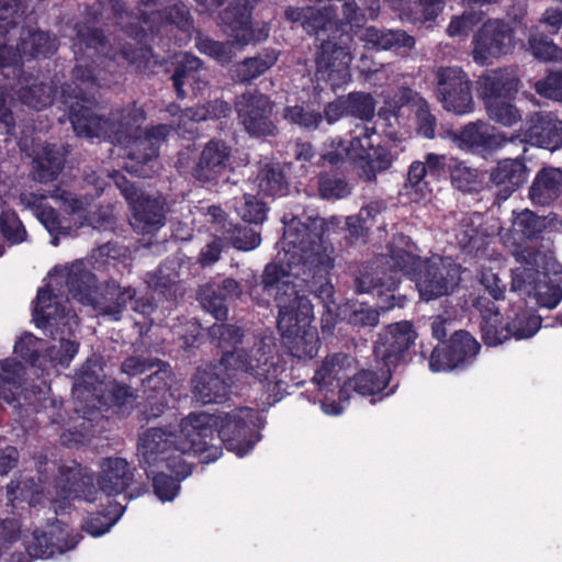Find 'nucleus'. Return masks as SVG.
<instances>
[{
  "instance_id": "1",
  "label": "nucleus",
  "mask_w": 562,
  "mask_h": 562,
  "mask_svg": "<svg viewBox=\"0 0 562 562\" xmlns=\"http://www.w3.org/2000/svg\"><path fill=\"white\" fill-rule=\"evenodd\" d=\"M341 223L340 217L328 221L308 217V222L304 223L295 216L290 220L284 216L280 243L282 251L278 252L274 262L266 266L261 282L249 292L258 305H267L276 292L278 329L290 355L300 360L313 359L321 347L317 328L311 325L313 305L305 292L313 293L323 304V330H330L341 317L334 285L328 278L334 267V248L323 237L330 226Z\"/></svg>"
},
{
  "instance_id": "2",
  "label": "nucleus",
  "mask_w": 562,
  "mask_h": 562,
  "mask_svg": "<svg viewBox=\"0 0 562 562\" xmlns=\"http://www.w3.org/2000/svg\"><path fill=\"white\" fill-rule=\"evenodd\" d=\"M160 0H139L138 13L128 12L122 0H109V7L113 15L114 24L123 34L128 36L134 44L122 45L110 43L99 30L90 26L77 30L78 50H75L77 65L72 69V104L75 109L81 105L94 108L98 92L97 75L89 61L97 64L102 58L117 63L126 61L135 64L138 59L148 55L147 36L160 32L164 25H173L179 31L191 35L194 31V20L187 4L181 1L156 10Z\"/></svg>"
},
{
  "instance_id": "3",
  "label": "nucleus",
  "mask_w": 562,
  "mask_h": 562,
  "mask_svg": "<svg viewBox=\"0 0 562 562\" xmlns=\"http://www.w3.org/2000/svg\"><path fill=\"white\" fill-rule=\"evenodd\" d=\"M231 111V105L220 99L184 111L176 104H170L168 112L173 116L179 113L177 128L168 124H159L142 131L140 126L146 116L144 110L136 104L113 112L110 119L97 114L91 106L81 105L80 109H75L72 104V131L79 137L98 138L124 146L128 149L127 157L135 162L127 167V170L146 178L149 177L146 170L147 164L158 157L160 144L171 132L191 133V128H187V123L226 117Z\"/></svg>"
},
{
  "instance_id": "4",
  "label": "nucleus",
  "mask_w": 562,
  "mask_h": 562,
  "mask_svg": "<svg viewBox=\"0 0 562 562\" xmlns=\"http://www.w3.org/2000/svg\"><path fill=\"white\" fill-rule=\"evenodd\" d=\"M284 372L285 362L276 339L265 336L250 350L225 352L217 364L199 369L192 379V391L202 404L221 403L228 398L233 385L249 375L262 385V404L272 406L284 396Z\"/></svg>"
},
{
  "instance_id": "5",
  "label": "nucleus",
  "mask_w": 562,
  "mask_h": 562,
  "mask_svg": "<svg viewBox=\"0 0 562 562\" xmlns=\"http://www.w3.org/2000/svg\"><path fill=\"white\" fill-rule=\"evenodd\" d=\"M210 425V417L194 415L183 418L177 428H149L139 436V463L153 480L154 492L161 502L173 501L180 481L192 472L183 457L194 454L202 459Z\"/></svg>"
},
{
  "instance_id": "6",
  "label": "nucleus",
  "mask_w": 562,
  "mask_h": 562,
  "mask_svg": "<svg viewBox=\"0 0 562 562\" xmlns=\"http://www.w3.org/2000/svg\"><path fill=\"white\" fill-rule=\"evenodd\" d=\"M74 397L77 401L72 407V428L81 430H72V443L83 442L101 419L113 414L128 413L136 400L130 386L91 375H87L80 384L72 387Z\"/></svg>"
},
{
  "instance_id": "7",
  "label": "nucleus",
  "mask_w": 562,
  "mask_h": 562,
  "mask_svg": "<svg viewBox=\"0 0 562 562\" xmlns=\"http://www.w3.org/2000/svg\"><path fill=\"white\" fill-rule=\"evenodd\" d=\"M423 261L413 240L406 235H397L389 254L378 256L356 279V289L359 293L386 295L385 304L379 307L383 312L403 306L404 297L392 293L400 283L397 273L402 272L412 280Z\"/></svg>"
},
{
  "instance_id": "8",
  "label": "nucleus",
  "mask_w": 562,
  "mask_h": 562,
  "mask_svg": "<svg viewBox=\"0 0 562 562\" xmlns=\"http://www.w3.org/2000/svg\"><path fill=\"white\" fill-rule=\"evenodd\" d=\"M255 3L256 0L232 2L218 14V26L228 41L220 42L199 35L195 40L198 50L225 65L235 57V47L243 48L266 41L270 32L269 25H254L251 21Z\"/></svg>"
},
{
  "instance_id": "9",
  "label": "nucleus",
  "mask_w": 562,
  "mask_h": 562,
  "mask_svg": "<svg viewBox=\"0 0 562 562\" xmlns=\"http://www.w3.org/2000/svg\"><path fill=\"white\" fill-rule=\"evenodd\" d=\"M342 19H339V42L331 40L323 41L316 57V77L318 80L328 82L333 91L346 86L351 81L350 63L352 60L350 44L352 33L361 27L367 15L355 2L346 0L341 4Z\"/></svg>"
},
{
  "instance_id": "10",
  "label": "nucleus",
  "mask_w": 562,
  "mask_h": 562,
  "mask_svg": "<svg viewBox=\"0 0 562 562\" xmlns=\"http://www.w3.org/2000/svg\"><path fill=\"white\" fill-rule=\"evenodd\" d=\"M194 415H204L211 418L210 435L205 439L206 449L202 452L203 463L214 462L222 456V448L212 443L214 427L218 428V438L226 449L243 458L260 440L258 429L265 425V420L258 412L249 407H238L221 415L204 412L191 413L187 418Z\"/></svg>"
},
{
  "instance_id": "11",
  "label": "nucleus",
  "mask_w": 562,
  "mask_h": 562,
  "mask_svg": "<svg viewBox=\"0 0 562 562\" xmlns=\"http://www.w3.org/2000/svg\"><path fill=\"white\" fill-rule=\"evenodd\" d=\"M515 259L519 266L512 271V291L539 307L555 308L562 301V277L557 273L551 277L541 269L544 257L540 251L519 250Z\"/></svg>"
},
{
  "instance_id": "12",
  "label": "nucleus",
  "mask_w": 562,
  "mask_h": 562,
  "mask_svg": "<svg viewBox=\"0 0 562 562\" xmlns=\"http://www.w3.org/2000/svg\"><path fill=\"white\" fill-rule=\"evenodd\" d=\"M134 482V468L123 458H105L100 463L98 487L91 471L72 464V498L95 502L98 495H120Z\"/></svg>"
},
{
  "instance_id": "13",
  "label": "nucleus",
  "mask_w": 562,
  "mask_h": 562,
  "mask_svg": "<svg viewBox=\"0 0 562 562\" xmlns=\"http://www.w3.org/2000/svg\"><path fill=\"white\" fill-rule=\"evenodd\" d=\"M81 265V261L72 262V273L75 270L79 271ZM134 295L135 290L130 286L122 288L115 281L98 286L95 276L91 272L76 277L72 274V299L91 305L100 315L109 316L113 321L121 318L127 301H132Z\"/></svg>"
},
{
  "instance_id": "14",
  "label": "nucleus",
  "mask_w": 562,
  "mask_h": 562,
  "mask_svg": "<svg viewBox=\"0 0 562 562\" xmlns=\"http://www.w3.org/2000/svg\"><path fill=\"white\" fill-rule=\"evenodd\" d=\"M115 184L127 201L131 225L139 234H154L166 224V201L161 196H146L121 173L113 176Z\"/></svg>"
},
{
  "instance_id": "15",
  "label": "nucleus",
  "mask_w": 562,
  "mask_h": 562,
  "mask_svg": "<svg viewBox=\"0 0 562 562\" xmlns=\"http://www.w3.org/2000/svg\"><path fill=\"white\" fill-rule=\"evenodd\" d=\"M70 294V267L68 265L54 267L48 276L46 286L40 289L34 305V316L37 323L57 326L65 318L63 302H68Z\"/></svg>"
},
{
  "instance_id": "16",
  "label": "nucleus",
  "mask_w": 562,
  "mask_h": 562,
  "mask_svg": "<svg viewBox=\"0 0 562 562\" xmlns=\"http://www.w3.org/2000/svg\"><path fill=\"white\" fill-rule=\"evenodd\" d=\"M461 268L451 258L434 256L423 261L413 277L425 301L448 295L460 282Z\"/></svg>"
},
{
  "instance_id": "17",
  "label": "nucleus",
  "mask_w": 562,
  "mask_h": 562,
  "mask_svg": "<svg viewBox=\"0 0 562 562\" xmlns=\"http://www.w3.org/2000/svg\"><path fill=\"white\" fill-rule=\"evenodd\" d=\"M436 82L437 100L447 112L462 116L474 111L472 82L460 67H439Z\"/></svg>"
},
{
  "instance_id": "18",
  "label": "nucleus",
  "mask_w": 562,
  "mask_h": 562,
  "mask_svg": "<svg viewBox=\"0 0 562 562\" xmlns=\"http://www.w3.org/2000/svg\"><path fill=\"white\" fill-rule=\"evenodd\" d=\"M481 349L477 340L465 330L456 331L448 342L434 348L429 358L432 372L464 369L472 364Z\"/></svg>"
},
{
  "instance_id": "19",
  "label": "nucleus",
  "mask_w": 562,
  "mask_h": 562,
  "mask_svg": "<svg viewBox=\"0 0 562 562\" xmlns=\"http://www.w3.org/2000/svg\"><path fill=\"white\" fill-rule=\"evenodd\" d=\"M472 44L473 60L484 66L514 48V32L501 20H488L474 34Z\"/></svg>"
},
{
  "instance_id": "20",
  "label": "nucleus",
  "mask_w": 562,
  "mask_h": 562,
  "mask_svg": "<svg viewBox=\"0 0 562 562\" xmlns=\"http://www.w3.org/2000/svg\"><path fill=\"white\" fill-rule=\"evenodd\" d=\"M453 159L446 155L428 153L424 161L412 162L405 183L406 194L411 201L419 203L429 200L431 195L430 179H437L447 170L449 171L450 162Z\"/></svg>"
},
{
  "instance_id": "21",
  "label": "nucleus",
  "mask_w": 562,
  "mask_h": 562,
  "mask_svg": "<svg viewBox=\"0 0 562 562\" xmlns=\"http://www.w3.org/2000/svg\"><path fill=\"white\" fill-rule=\"evenodd\" d=\"M236 111L245 130L254 136H272L277 126L270 116L273 102L262 93H244L236 103Z\"/></svg>"
},
{
  "instance_id": "22",
  "label": "nucleus",
  "mask_w": 562,
  "mask_h": 562,
  "mask_svg": "<svg viewBox=\"0 0 562 562\" xmlns=\"http://www.w3.org/2000/svg\"><path fill=\"white\" fill-rule=\"evenodd\" d=\"M508 140L555 150L562 146V121L551 112L532 113Z\"/></svg>"
},
{
  "instance_id": "23",
  "label": "nucleus",
  "mask_w": 562,
  "mask_h": 562,
  "mask_svg": "<svg viewBox=\"0 0 562 562\" xmlns=\"http://www.w3.org/2000/svg\"><path fill=\"white\" fill-rule=\"evenodd\" d=\"M385 106L379 111L380 117L387 119L390 115L397 117L398 111L409 106L415 111L418 121V132L426 138L435 137L436 119L429 111L427 101L416 91L402 87L395 91L384 94Z\"/></svg>"
},
{
  "instance_id": "24",
  "label": "nucleus",
  "mask_w": 562,
  "mask_h": 562,
  "mask_svg": "<svg viewBox=\"0 0 562 562\" xmlns=\"http://www.w3.org/2000/svg\"><path fill=\"white\" fill-rule=\"evenodd\" d=\"M285 18L300 24L311 35L316 37L328 35V40L337 42L340 23L337 9L333 4L289 7L285 10Z\"/></svg>"
},
{
  "instance_id": "25",
  "label": "nucleus",
  "mask_w": 562,
  "mask_h": 562,
  "mask_svg": "<svg viewBox=\"0 0 562 562\" xmlns=\"http://www.w3.org/2000/svg\"><path fill=\"white\" fill-rule=\"evenodd\" d=\"M417 333L408 321H401L386 326L379 335L374 355L385 368L395 367L404 353L414 345Z\"/></svg>"
},
{
  "instance_id": "26",
  "label": "nucleus",
  "mask_w": 562,
  "mask_h": 562,
  "mask_svg": "<svg viewBox=\"0 0 562 562\" xmlns=\"http://www.w3.org/2000/svg\"><path fill=\"white\" fill-rule=\"evenodd\" d=\"M376 134L374 127L367 125L357 126L350 133L348 145L339 137L330 140L331 150L322 155L324 160L330 165H337L345 159L351 161L360 170L366 159H368L371 149H373L372 136Z\"/></svg>"
},
{
  "instance_id": "27",
  "label": "nucleus",
  "mask_w": 562,
  "mask_h": 562,
  "mask_svg": "<svg viewBox=\"0 0 562 562\" xmlns=\"http://www.w3.org/2000/svg\"><path fill=\"white\" fill-rule=\"evenodd\" d=\"M550 224L551 221L547 216H539L528 209L513 212L512 227L504 233L501 232V238L506 247L512 248L514 257L519 250L537 251L525 243L539 239Z\"/></svg>"
},
{
  "instance_id": "28",
  "label": "nucleus",
  "mask_w": 562,
  "mask_h": 562,
  "mask_svg": "<svg viewBox=\"0 0 562 562\" xmlns=\"http://www.w3.org/2000/svg\"><path fill=\"white\" fill-rule=\"evenodd\" d=\"M447 137L458 148L476 154L495 150L503 143L509 142L504 134L495 133L494 127L482 120L468 123L459 132H447Z\"/></svg>"
},
{
  "instance_id": "29",
  "label": "nucleus",
  "mask_w": 562,
  "mask_h": 562,
  "mask_svg": "<svg viewBox=\"0 0 562 562\" xmlns=\"http://www.w3.org/2000/svg\"><path fill=\"white\" fill-rule=\"evenodd\" d=\"M172 82L179 99H184L187 95L184 86H190L193 94H202L209 87V78L202 60L190 53L180 55L172 75Z\"/></svg>"
},
{
  "instance_id": "30",
  "label": "nucleus",
  "mask_w": 562,
  "mask_h": 562,
  "mask_svg": "<svg viewBox=\"0 0 562 562\" xmlns=\"http://www.w3.org/2000/svg\"><path fill=\"white\" fill-rule=\"evenodd\" d=\"M231 147L223 140L212 139L203 147L194 168V177L201 182H211L228 168Z\"/></svg>"
},
{
  "instance_id": "31",
  "label": "nucleus",
  "mask_w": 562,
  "mask_h": 562,
  "mask_svg": "<svg viewBox=\"0 0 562 562\" xmlns=\"http://www.w3.org/2000/svg\"><path fill=\"white\" fill-rule=\"evenodd\" d=\"M528 178V169L522 160L503 159L491 172V181L495 187V196L499 201L507 200Z\"/></svg>"
},
{
  "instance_id": "32",
  "label": "nucleus",
  "mask_w": 562,
  "mask_h": 562,
  "mask_svg": "<svg viewBox=\"0 0 562 562\" xmlns=\"http://www.w3.org/2000/svg\"><path fill=\"white\" fill-rule=\"evenodd\" d=\"M484 104L504 99H514L519 80L509 69H495L483 75L479 80Z\"/></svg>"
},
{
  "instance_id": "33",
  "label": "nucleus",
  "mask_w": 562,
  "mask_h": 562,
  "mask_svg": "<svg viewBox=\"0 0 562 562\" xmlns=\"http://www.w3.org/2000/svg\"><path fill=\"white\" fill-rule=\"evenodd\" d=\"M391 378V369L382 368L379 372L371 370H361L352 379H348L344 382L339 393V400L345 401L348 398V393L353 390L356 393L362 396H372L371 402L375 403V396L379 395L387 385ZM383 396H380L378 401H381Z\"/></svg>"
},
{
  "instance_id": "34",
  "label": "nucleus",
  "mask_w": 562,
  "mask_h": 562,
  "mask_svg": "<svg viewBox=\"0 0 562 562\" xmlns=\"http://www.w3.org/2000/svg\"><path fill=\"white\" fill-rule=\"evenodd\" d=\"M352 358L344 353H335L328 356L322 366L315 372L313 381L317 384L319 391L334 392L336 389L340 391L341 381L347 375V370L351 367Z\"/></svg>"
},
{
  "instance_id": "35",
  "label": "nucleus",
  "mask_w": 562,
  "mask_h": 562,
  "mask_svg": "<svg viewBox=\"0 0 562 562\" xmlns=\"http://www.w3.org/2000/svg\"><path fill=\"white\" fill-rule=\"evenodd\" d=\"M16 50L21 59L48 57L57 50V41L44 31L26 27L20 32Z\"/></svg>"
},
{
  "instance_id": "36",
  "label": "nucleus",
  "mask_w": 562,
  "mask_h": 562,
  "mask_svg": "<svg viewBox=\"0 0 562 562\" xmlns=\"http://www.w3.org/2000/svg\"><path fill=\"white\" fill-rule=\"evenodd\" d=\"M16 91L21 102L35 110L49 106L56 95V87L52 82L40 81L32 76L19 77Z\"/></svg>"
},
{
  "instance_id": "37",
  "label": "nucleus",
  "mask_w": 562,
  "mask_h": 562,
  "mask_svg": "<svg viewBox=\"0 0 562 562\" xmlns=\"http://www.w3.org/2000/svg\"><path fill=\"white\" fill-rule=\"evenodd\" d=\"M65 154L56 146L41 147L32 160V178L41 183L54 181L65 165Z\"/></svg>"
},
{
  "instance_id": "38",
  "label": "nucleus",
  "mask_w": 562,
  "mask_h": 562,
  "mask_svg": "<svg viewBox=\"0 0 562 562\" xmlns=\"http://www.w3.org/2000/svg\"><path fill=\"white\" fill-rule=\"evenodd\" d=\"M561 192L562 171L559 168H543L529 189V198L533 204L544 206L557 200Z\"/></svg>"
},
{
  "instance_id": "39",
  "label": "nucleus",
  "mask_w": 562,
  "mask_h": 562,
  "mask_svg": "<svg viewBox=\"0 0 562 562\" xmlns=\"http://www.w3.org/2000/svg\"><path fill=\"white\" fill-rule=\"evenodd\" d=\"M180 268L178 259H167L155 272L146 276V283L156 292L172 299L179 289Z\"/></svg>"
},
{
  "instance_id": "40",
  "label": "nucleus",
  "mask_w": 562,
  "mask_h": 562,
  "mask_svg": "<svg viewBox=\"0 0 562 562\" xmlns=\"http://www.w3.org/2000/svg\"><path fill=\"white\" fill-rule=\"evenodd\" d=\"M278 58L279 52L266 48L260 54L238 63L235 66V78L241 83H250L273 67Z\"/></svg>"
},
{
  "instance_id": "41",
  "label": "nucleus",
  "mask_w": 562,
  "mask_h": 562,
  "mask_svg": "<svg viewBox=\"0 0 562 562\" xmlns=\"http://www.w3.org/2000/svg\"><path fill=\"white\" fill-rule=\"evenodd\" d=\"M24 367L12 359L0 364V398L8 403L15 400V391L22 386Z\"/></svg>"
},
{
  "instance_id": "42",
  "label": "nucleus",
  "mask_w": 562,
  "mask_h": 562,
  "mask_svg": "<svg viewBox=\"0 0 562 562\" xmlns=\"http://www.w3.org/2000/svg\"><path fill=\"white\" fill-rule=\"evenodd\" d=\"M124 510L125 507L121 504L110 503L105 513H97L88 517L82 524V529L93 537H100L117 522Z\"/></svg>"
},
{
  "instance_id": "43",
  "label": "nucleus",
  "mask_w": 562,
  "mask_h": 562,
  "mask_svg": "<svg viewBox=\"0 0 562 562\" xmlns=\"http://www.w3.org/2000/svg\"><path fill=\"white\" fill-rule=\"evenodd\" d=\"M255 184L259 192L268 196H282L288 192L284 175L272 165H265L260 168Z\"/></svg>"
},
{
  "instance_id": "44",
  "label": "nucleus",
  "mask_w": 562,
  "mask_h": 562,
  "mask_svg": "<svg viewBox=\"0 0 562 562\" xmlns=\"http://www.w3.org/2000/svg\"><path fill=\"white\" fill-rule=\"evenodd\" d=\"M394 160L391 151L381 145H373L368 159H366L363 166L358 172L359 177L367 181H374L376 173L389 169Z\"/></svg>"
},
{
  "instance_id": "45",
  "label": "nucleus",
  "mask_w": 562,
  "mask_h": 562,
  "mask_svg": "<svg viewBox=\"0 0 562 562\" xmlns=\"http://www.w3.org/2000/svg\"><path fill=\"white\" fill-rule=\"evenodd\" d=\"M234 209L238 216L247 223L261 224L267 218L266 204L250 193H245L240 198H235Z\"/></svg>"
},
{
  "instance_id": "46",
  "label": "nucleus",
  "mask_w": 562,
  "mask_h": 562,
  "mask_svg": "<svg viewBox=\"0 0 562 562\" xmlns=\"http://www.w3.org/2000/svg\"><path fill=\"white\" fill-rule=\"evenodd\" d=\"M512 101L513 99H504L484 104L488 117L505 127L520 122L522 113Z\"/></svg>"
},
{
  "instance_id": "47",
  "label": "nucleus",
  "mask_w": 562,
  "mask_h": 562,
  "mask_svg": "<svg viewBox=\"0 0 562 562\" xmlns=\"http://www.w3.org/2000/svg\"><path fill=\"white\" fill-rule=\"evenodd\" d=\"M449 173L452 184L461 191H474L481 183L479 170L467 166L458 159H453L450 162Z\"/></svg>"
},
{
  "instance_id": "48",
  "label": "nucleus",
  "mask_w": 562,
  "mask_h": 562,
  "mask_svg": "<svg viewBox=\"0 0 562 562\" xmlns=\"http://www.w3.org/2000/svg\"><path fill=\"white\" fill-rule=\"evenodd\" d=\"M8 502L15 507V502L25 501L30 506L41 503V492L33 479L12 481L7 485Z\"/></svg>"
},
{
  "instance_id": "49",
  "label": "nucleus",
  "mask_w": 562,
  "mask_h": 562,
  "mask_svg": "<svg viewBox=\"0 0 562 562\" xmlns=\"http://www.w3.org/2000/svg\"><path fill=\"white\" fill-rule=\"evenodd\" d=\"M283 117L291 124L307 131L317 130L323 122L321 112L300 104L286 106L283 111Z\"/></svg>"
},
{
  "instance_id": "50",
  "label": "nucleus",
  "mask_w": 562,
  "mask_h": 562,
  "mask_svg": "<svg viewBox=\"0 0 562 562\" xmlns=\"http://www.w3.org/2000/svg\"><path fill=\"white\" fill-rule=\"evenodd\" d=\"M510 337L516 340L528 339L541 327V317L533 312L524 311L507 324Z\"/></svg>"
},
{
  "instance_id": "51",
  "label": "nucleus",
  "mask_w": 562,
  "mask_h": 562,
  "mask_svg": "<svg viewBox=\"0 0 562 562\" xmlns=\"http://www.w3.org/2000/svg\"><path fill=\"white\" fill-rule=\"evenodd\" d=\"M351 186L341 177L322 173L318 177V193L324 200H340L351 194Z\"/></svg>"
},
{
  "instance_id": "52",
  "label": "nucleus",
  "mask_w": 562,
  "mask_h": 562,
  "mask_svg": "<svg viewBox=\"0 0 562 562\" xmlns=\"http://www.w3.org/2000/svg\"><path fill=\"white\" fill-rule=\"evenodd\" d=\"M346 97L349 116L370 121L375 114V100L367 92H350Z\"/></svg>"
},
{
  "instance_id": "53",
  "label": "nucleus",
  "mask_w": 562,
  "mask_h": 562,
  "mask_svg": "<svg viewBox=\"0 0 562 562\" xmlns=\"http://www.w3.org/2000/svg\"><path fill=\"white\" fill-rule=\"evenodd\" d=\"M201 306L217 321H223L227 316V306L225 297L217 291L215 284H207L199 292Z\"/></svg>"
},
{
  "instance_id": "54",
  "label": "nucleus",
  "mask_w": 562,
  "mask_h": 562,
  "mask_svg": "<svg viewBox=\"0 0 562 562\" xmlns=\"http://www.w3.org/2000/svg\"><path fill=\"white\" fill-rule=\"evenodd\" d=\"M156 370L149 374L144 381L145 391H153L154 396L164 395L170 387L173 374L169 363L157 360Z\"/></svg>"
},
{
  "instance_id": "55",
  "label": "nucleus",
  "mask_w": 562,
  "mask_h": 562,
  "mask_svg": "<svg viewBox=\"0 0 562 562\" xmlns=\"http://www.w3.org/2000/svg\"><path fill=\"white\" fill-rule=\"evenodd\" d=\"M482 215L480 213L463 214L454 228V236L460 247L465 248L479 235V228L482 225Z\"/></svg>"
},
{
  "instance_id": "56",
  "label": "nucleus",
  "mask_w": 562,
  "mask_h": 562,
  "mask_svg": "<svg viewBox=\"0 0 562 562\" xmlns=\"http://www.w3.org/2000/svg\"><path fill=\"white\" fill-rule=\"evenodd\" d=\"M415 38L402 30H379L375 49L386 50L393 48L412 49Z\"/></svg>"
},
{
  "instance_id": "57",
  "label": "nucleus",
  "mask_w": 562,
  "mask_h": 562,
  "mask_svg": "<svg viewBox=\"0 0 562 562\" xmlns=\"http://www.w3.org/2000/svg\"><path fill=\"white\" fill-rule=\"evenodd\" d=\"M484 18L482 11L468 10L461 15L451 18L447 27V34L450 37H467L475 25H477Z\"/></svg>"
},
{
  "instance_id": "58",
  "label": "nucleus",
  "mask_w": 562,
  "mask_h": 562,
  "mask_svg": "<svg viewBox=\"0 0 562 562\" xmlns=\"http://www.w3.org/2000/svg\"><path fill=\"white\" fill-rule=\"evenodd\" d=\"M529 49L535 58L543 61L562 59V49L546 35H531L528 38Z\"/></svg>"
},
{
  "instance_id": "59",
  "label": "nucleus",
  "mask_w": 562,
  "mask_h": 562,
  "mask_svg": "<svg viewBox=\"0 0 562 562\" xmlns=\"http://www.w3.org/2000/svg\"><path fill=\"white\" fill-rule=\"evenodd\" d=\"M68 542L65 541L63 544L49 543L47 533L34 535L33 541L27 547V552L32 558L36 559H52L56 554H63L68 550Z\"/></svg>"
},
{
  "instance_id": "60",
  "label": "nucleus",
  "mask_w": 562,
  "mask_h": 562,
  "mask_svg": "<svg viewBox=\"0 0 562 562\" xmlns=\"http://www.w3.org/2000/svg\"><path fill=\"white\" fill-rule=\"evenodd\" d=\"M0 228L4 238L13 244L25 240L26 231L14 211H3L0 214Z\"/></svg>"
},
{
  "instance_id": "61",
  "label": "nucleus",
  "mask_w": 562,
  "mask_h": 562,
  "mask_svg": "<svg viewBox=\"0 0 562 562\" xmlns=\"http://www.w3.org/2000/svg\"><path fill=\"white\" fill-rule=\"evenodd\" d=\"M380 313L372 306L359 303L350 307L349 314L345 317L348 323L356 327H374L379 323Z\"/></svg>"
},
{
  "instance_id": "62",
  "label": "nucleus",
  "mask_w": 562,
  "mask_h": 562,
  "mask_svg": "<svg viewBox=\"0 0 562 562\" xmlns=\"http://www.w3.org/2000/svg\"><path fill=\"white\" fill-rule=\"evenodd\" d=\"M35 216L53 236L50 240L52 245L57 246L61 236L66 238L69 235L68 229L60 226L55 210L47 204Z\"/></svg>"
},
{
  "instance_id": "63",
  "label": "nucleus",
  "mask_w": 562,
  "mask_h": 562,
  "mask_svg": "<svg viewBox=\"0 0 562 562\" xmlns=\"http://www.w3.org/2000/svg\"><path fill=\"white\" fill-rule=\"evenodd\" d=\"M535 90L543 98L562 102V71L550 72L535 83Z\"/></svg>"
},
{
  "instance_id": "64",
  "label": "nucleus",
  "mask_w": 562,
  "mask_h": 562,
  "mask_svg": "<svg viewBox=\"0 0 562 562\" xmlns=\"http://www.w3.org/2000/svg\"><path fill=\"white\" fill-rule=\"evenodd\" d=\"M499 325L501 317L497 321H482V339L486 346L496 347L510 337L507 325L505 327H501Z\"/></svg>"
}]
</instances>
